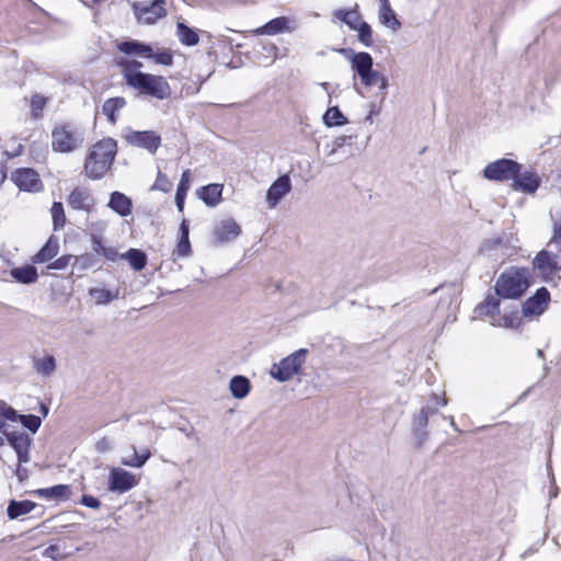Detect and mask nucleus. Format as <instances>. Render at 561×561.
I'll return each instance as SVG.
<instances>
[{
    "label": "nucleus",
    "instance_id": "1a4fd4ad",
    "mask_svg": "<svg viewBox=\"0 0 561 561\" xmlns=\"http://www.w3.org/2000/svg\"><path fill=\"white\" fill-rule=\"evenodd\" d=\"M435 413H437V409L426 404L423 405L420 411L413 415L411 430L415 439L416 447H422V445L427 440L428 417Z\"/></svg>",
    "mask_w": 561,
    "mask_h": 561
},
{
    "label": "nucleus",
    "instance_id": "69168bd1",
    "mask_svg": "<svg viewBox=\"0 0 561 561\" xmlns=\"http://www.w3.org/2000/svg\"><path fill=\"white\" fill-rule=\"evenodd\" d=\"M165 0H153L151 4L156 7L157 9H164Z\"/></svg>",
    "mask_w": 561,
    "mask_h": 561
},
{
    "label": "nucleus",
    "instance_id": "864d4df0",
    "mask_svg": "<svg viewBox=\"0 0 561 561\" xmlns=\"http://www.w3.org/2000/svg\"><path fill=\"white\" fill-rule=\"evenodd\" d=\"M80 503L90 508H99L101 506V502L98 497L89 494H83L81 496Z\"/></svg>",
    "mask_w": 561,
    "mask_h": 561
},
{
    "label": "nucleus",
    "instance_id": "37998d69",
    "mask_svg": "<svg viewBox=\"0 0 561 561\" xmlns=\"http://www.w3.org/2000/svg\"><path fill=\"white\" fill-rule=\"evenodd\" d=\"M549 250L554 257H561V224L554 226L553 236L548 243Z\"/></svg>",
    "mask_w": 561,
    "mask_h": 561
},
{
    "label": "nucleus",
    "instance_id": "7c9ffc66",
    "mask_svg": "<svg viewBox=\"0 0 561 561\" xmlns=\"http://www.w3.org/2000/svg\"><path fill=\"white\" fill-rule=\"evenodd\" d=\"M333 16L344 24H346L351 30H355V26L362 20V14L358 11V5L356 4L353 9H336L333 12Z\"/></svg>",
    "mask_w": 561,
    "mask_h": 561
},
{
    "label": "nucleus",
    "instance_id": "774afa93",
    "mask_svg": "<svg viewBox=\"0 0 561 561\" xmlns=\"http://www.w3.org/2000/svg\"><path fill=\"white\" fill-rule=\"evenodd\" d=\"M557 494H558V489H557V486H556V485H552V488H551V490H550V492H549V496H550V499L556 497V496H557Z\"/></svg>",
    "mask_w": 561,
    "mask_h": 561
},
{
    "label": "nucleus",
    "instance_id": "79ce46f5",
    "mask_svg": "<svg viewBox=\"0 0 561 561\" xmlns=\"http://www.w3.org/2000/svg\"><path fill=\"white\" fill-rule=\"evenodd\" d=\"M117 65L122 68V73L125 82L127 83V78L129 73H142L139 68L142 67V64L138 60H130L126 58H121L117 60Z\"/></svg>",
    "mask_w": 561,
    "mask_h": 561
},
{
    "label": "nucleus",
    "instance_id": "c85d7f7f",
    "mask_svg": "<svg viewBox=\"0 0 561 561\" xmlns=\"http://www.w3.org/2000/svg\"><path fill=\"white\" fill-rule=\"evenodd\" d=\"M56 358L50 354L43 357H35L33 359V367L35 371L44 377L51 376L56 370Z\"/></svg>",
    "mask_w": 561,
    "mask_h": 561
},
{
    "label": "nucleus",
    "instance_id": "a18cd8bd",
    "mask_svg": "<svg viewBox=\"0 0 561 561\" xmlns=\"http://www.w3.org/2000/svg\"><path fill=\"white\" fill-rule=\"evenodd\" d=\"M47 99L39 94H34L31 99L32 116L38 118L46 105Z\"/></svg>",
    "mask_w": 561,
    "mask_h": 561
},
{
    "label": "nucleus",
    "instance_id": "a19ab883",
    "mask_svg": "<svg viewBox=\"0 0 561 561\" xmlns=\"http://www.w3.org/2000/svg\"><path fill=\"white\" fill-rule=\"evenodd\" d=\"M54 230H60L66 225V215L64 205L60 202H54L50 208Z\"/></svg>",
    "mask_w": 561,
    "mask_h": 561
},
{
    "label": "nucleus",
    "instance_id": "6ab92c4d",
    "mask_svg": "<svg viewBox=\"0 0 561 561\" xmlns=\"http://www.w3.org/2000/svg\"><path fill=\"white\" fill-rule=\"evenodd\" d=\"M240 233L241 227L231 218L221 220L214 230V237L218 243L231 241Z\"/></svg>",
    "mask_w": 561,
    "mask_h": 561
},
{
    "label": "nucleus",
    "instance_id": "f704fd0d",
    "mask_svg": "<svg viewBox=\"0 0 561 561\" xmlns=\"http://www.w3.org/2000/svg\"><path fill=\"white\" fill-rule=\"evenodd\" d=\"M137 272L142 271L147 265V254L139 249H129L121 255Z\"/></svg>",
    "mask_w": 561,
    "mask_h": 561
},
{
    "label": "nucleus",
    "instance_id": "a878e982",
    "mask_svg": "<svg viewBox=\"0 0 561 561\" xmlns=\"http://www.w3.org/2000/svg\"><path fill=\"white\" fill-rule=\"evenodd\" d=\"M34 493L47 500H67L70 495V488L66 484H57L50 488L37 489Z\"/></svg>",
    "mask_w": 561,
    "mask_h": 561
},
{
    "label": "nucleus",
    "instance_id": "ddd939ff",
    "mask_svg": "<svg viewBox=\"0 0 561 561\" xmlns=\"http://www.w3.org/2000/svg\"><path fill=\"white\" fill-rule=\"evenodd\" d=\"M549 302V290L546 287H540L533 296L524 301L522 306L523 314L525 317L539 316L546 311Z\"/></svg>",
    "mask_w": 561,
    "mask_h": 561
},
{
    "label": "nucleus",
    "instance_id": "f3484780",
    "mask_svg": "<svg viewBox=\"0 0 561 561\" xmlns=\"http://www.w3.org/2000/svg\"><path fill=\"white\" fill-rule=\"evenodd\" d=\"M67 203L72 209L85 213L92 211L95 204L90 191L84 187L73 188L67 198Z\"/></svg>",
    "mask_w": 561,
    "mask_h": 561
},
{
    "label": "nucleus",
    "instance_id": "cd10ccee",
    "mask_svg": "<svg viewBox=\"0 0 561 561\" xmlns=\"http://www.w3.org/2000/svg\"><path fill=\"white\" fill-rule=\"evenodd\" d=\"M36 504L30 500H11L7 507V514L10 519H16L18 517L32 512Z\"/></svg>",
    "mask_w": 561,
    "mask_h": 561
},
{
    "label": "nucleus",
    "instance_id": "20e7f679",
    "mask_svg": "<svg viewBox=\"0 0 561 561\" xmlns=\"http://www.w3.org/2000/svg\"><path fill=\"white\" fill-rule=\"evenodd\" d=\"M127 76V85L139 91L144 95H149L157 100H165L171 94V88L168 81L161 76H154L146 72H133Z\"/></svg>",
    "mask_w": 561,
    "mask_h": 561
},
{
    "label": "nucleus",
    "instance_id": "338daca9",
    "mask_svg": "<svg viewBox=\"0 0 561 561\" xmlns=\"http://www.w3.org/2000/svg\"><path fill=\"white\" fill-rule=\"evenodd\" d=\"M444 419L448 420L449 421V424L451 425V427L455 430V431H459L456 423H455V420H454V416H444Z\"/></svg>",
    "mask_w": 561,
    "mask_h": 561
},
{
    "label": "nucleus",
    "instance_id": "f03ea898",
    "mask_svg": "<svg viewBox=\"0 0 561 561\" xmlns=\"http://www.w3.org/2000/svg\"><path fill=\"white\" fill-rule=\"evenodd\" d=\"M117 154V142L111 137L93 145L84 161L85 175L91 180L102 179L111 169Z\"/></svg>",
    "mask_w": 561,
    "mask_h": 561
},
{
    "label": "nucleus",
    "instance_id": "bf43d9fd",
    "mask_svg": "<svg viewBox=\"0 0 561 561\" xmlns=\"http://www.w3.org/2000/svg\"><path fill=\"white\" fill-rule=\"evenodd\" d=\"M188 234H190L188 221L184 218L180 224V237L188 238Z\"/></svg>",
    "mask_w": 561,
    "mask_h": 561
},
{
    "label": "nucleus",
    "instance_id": "0eeeda50",
    "mask_svg": "<svg viewBox=\"0 0 561 561\" xmlns=\"http://www.w3.org/2000/svg\"><path fill=\"white\" fill-rule=\"evenodd\" d=\"M518 169H523L522 164L515 160L501 158L485 165L482 171L483 176L489 181L507 182L518 175Z\"/></svg>",
    "mask_w": 561,
    "mask_h": 561
},
{
    "label": "nucleus",
    "instance_id": "6e6d98bb",
    "mask_svg": "<svg viewBox=\"0 0 561 561\" xmlns=\"http://www.w3.org/2000/svg\"><path fill=\"white\" fill-rule=\"evenodd\" d=\"M112 440L107 437H102L95 443V450L98 453H107L112 449Z\"/></svg>",
    "mask_w": 561,
    "mask_h": 561
},
{
    "label": "nucleus",
    "instance_id": "c03bdc74",
    "mask_svg": "<svg viewBox=\"0 0 561 561\" xmlns=\"http://www.w3.org/2000/svg\"><path fill=\"white\" fill-rule=\"evenodd\" d=\"M20 422L25 428H27L33 434H35L42 425V419L34 414H22L20 417Z\"/></svg>",
    "mask_w": 561,
    "mask_h": 561
},
{
    "label": "nucleus",
    "instance_id": "e433bc0d",
    "mask_svg": "<svg viewBox=\"0 0 561 561\" xmlns=\"http://www.w3.org/2000/svg\"><path fill=\"white\" fill-rule=\"evenodd\" d=\"M190 170H185L180 179V183L175 193V205L180 213L184 210V203L187 192L190 190Z\"/></svg>",
    "mask_w": 561,
    "mask_h": 561
},
{
    "label": "nucleus",
    "instance_id": "5fc2aeb1",
    "mask_svg": "<svg viewBox=\"0 0 561 561\" xmlns=\"http://www.w3.org/2000/svg\"><path fill=\"white\" fill-rule=\"evenodd\" d=\"M376 85H378V95H380V103H382L387 98V89L389 87L388 78L382 75Z\"/></svg>",
    "mask_w": 561,
    "mask_h": 561
},
{
    "label": "nucleus",
    "instance_id": "5701e85b",
    "mask_svg": "<svg viewBox=\"0 0 561 561\" xmlns=\"http://www.w3.org/2000/svg\"><path fill=\"white\" fill-rule=\"evenodd\" d=\"M151 48L149 44L136 39L124 41L118 45V49L126 55L142 56L146 58L151 54Z\"/></svg>",
    "mask_w": 561,
    "mask_h": 561
},
{
    "label": "nucleus",
    "instance_id": "4468645a",
    "mask_svg": "<svg viewBox=\"0 0 561 561\" xmlns=\"http://www.w3.org/2000/svg\"><path fill=\"white\" fill-rule=\"evenodd\" d=\"M137 484L133 473L122 468H112L108 477V489L112 492L125 493Z\"/></svg>",
    "mask_w": 561,
    "mask_h": 561
},
{
    "label": "nucleus",
    "instance_id": "ea45409f",
    "mask_svg": "<svg viewBox=\"0 0 561 561\" xmlns=\"http://www.w3.org/2000/svg\"><path fill=\"white\" fill-rule=\"evenodd\" d=\"M89 294L95 300L96 305H107L117 298L118 290L116 293H112L105 288H91Z\"/></svg>",
    "mask_w": 561,
    "mask_h": 561
},
{
    "label": "nucleus",
    "instance_id": "8fccbe9b",
    "mask_svg": "<svg viewBox=\"0 0 561 561\" xmlns=\"http://www.w3.org/2000/svg\"><path fill=\"white\" fill-rule=\"evenodd\" d=\"M172 188V183L169 181L168 176L161 171L158 172L154 184L151 190H157L161 192H169Z\"/></svg>",
    "mask_w": 561,
    "mask_h": 561
},
{
    "label": "nucleus",
    "instance_id": "423d86ee",
    "mask_svg": "<svg viewBox=\"0 0 561 561\" xmlns=\"http://www.w3.org/2000/svg\"><path fill=\"white\" fill-rule=\"evenodd\" d=\"M308 354L307 348H299L287 357L283 358L279 363L274 364L271 368V376L285 382L290 380L294 375L298 374L306 362Z\"/></svg>",
    "mask_w": 561,
    "mask_h": 561
},
{
    "label": "nucleus",
    "instance_id": "393cba45",
    "mask_svg": "<svg viewBox=\"0 0 561 561\" xmlns=\"http://www.w3.org/2000/svg\"><path fill=\"white\" fill-rule=\"evenodd\" d=\"M229 389L233 398L244 399L251 390V382L245 376L237 375L230 379Z\"/></svg>",
    "mask_w": 561,
    "mask_h": 561
},
{
    "label": "nucleus",
    "instance_id": "680f3d73",
    "mask_svg": "<svg viewBox=\"0 0 561 561\" xmlns=\"http://www.w3.org/2000/svg\"><path fill=\"white\" fill-rule=\"evenodd\" d=\"M57 551H58V547H57V546H55V545H51V546H49V547L45 550V556H46V557H49V558H53V559H57V558L55 557V552H57Z\"/></svg>",
    "mask_w": 561,
    "mask_h": 561
},
{
    "label": "nucleus",
    "instance_id": "c9c22d12",
    "mask_svg": "<svg viewBox=\"0 0 561 561\" xmlns=\"http://www.w3.org/2000/svg\"><path fill=\"white\" fill-rule=\"evenodd\" d=\"M133 455L130 457H123L121 463L130 468H141L151 457V453L148 448H142L140 453L137 451L136 447H133Z\"/></svg>",
    "mask_w": 561,
    "mask_h": 561
},
{
    "label": "nucleus",
    "instance_id": "09e8293b",
    "mask_svg": "<svg viewBox=\"0 0 561 561\" xmlns=\"http://www.w3.org/2000/svg\"><path fill=\"white\" fill-rule=\"evenodd\" d=\"M147 58H151L158 65L171 66L173 64V56L169 51L154 53L151 48V54Z\"/></svg>",
    "mask_w": 561,
    "mask_h": 561
},
{
    "label": "nucleus",
    "instance_id": "9d476101",
    "mask_svg": "<svg viewBox=\"0 0 561 561\" xmlns=\"http://www.w3.org/2000/svg\"><path fill=\"white\" fill-rule=\"evenodd\" d=\"M558 260L549 250H541L533 260V270L538 272L542 280L549 282L560 270Z\"/></svg>",
    "mask_w": 561,
    "mask_h": 561
},
{
    "label": "nucleus",
    "instance_id": "b1692460",
    "mask_svg": "<svg viewBox=\"0 0 561 561\" xmlns=\"http://www.w3.org/2000/svg\"><path fill=\"white\" fill-rule=\"evenodd\" d=\"M379 22L386 27L397 32L401 28L402 24L400 20L397 18V14L391 9L390 2L381 3L379 9Z\"/></svg>",
    "mask_w": 561,
    "mask_h": 561
},
{
    "label": "nucleus",
    "instance_id": "39448f33",
    "mask_svg": "<svg viewBox=\"0 0 561 561\" xmlns=\"http://www.w3.org/2000/svg\"><path fill=\"white\" fill-rule=\"evenodd\" d=\"M84 134L73 123H59L51 131V148L55 152L68 153L80 148Z\"/></svg>",
    "mask_w": 561,
    "mask_h": 561
},
{
    "label": "nucleus",
    "instance_id": "052dcab7",
    "mask_svg": "<svg viewBox=\"0 0 561 561\" xmlns=\"http://www.w3.org/2000/svg\"><path fill=\"white\" fill-rule=\"evenodd\" d=\"M432 402H433V405L435 409H437L436 407L437 405H442V407H445L447 404V400L446 398H440L438 397L437 394L433 393L432 394V398H431Z\"/></svg>",
    "mask_w": 561,
    "mask_h": 561
},
{
    "label": "nucleus",
    "instance_id": "dca6fc26",
    "mask_svg": "<svg viewBox=\"0 0 561 561\" xmlns=\"http://www.w3.org/2000/svg\"><path fill=\"white\" fill-rule=\"evenodd\" d=\"M291 190V182L287 174L277 178L266 193V202L270 208L276 207L282 198Z\"/></svg>",
    "mask_w": 561,
    "mask_h": 561
},
{
    "label": "nucleus",
    "instance_id": "de8ad7c7",
    "mask_svg": "<svg viewBox=\"0 0 561 561\" xmlns=\"http://www.w3.org/2000/svg\"><path fill=\"white\" fill-rule=\"evenodd\" d=\"M0 414L2 420H8L11 422L20 421L22 414H19L16 410H14L11 405H9L4 401H0Z\"/></svg>",
    "mask_w": 561,
    "mask_h": 561
},
{
    "label": "nucleus",
    "instance_id": "f257e3e1",
    "mask_svg": "<svg viewBox=\"0 0 561 561\" xmlns=\"http://www.w3.org/2000/svg\"><path fill=\"white\" fill-rule=\"evenodd\" d=\"M531 271L528 267L511 266L495 280V296L488 295L477 307L479 314L494 317L500 313V299H519L531 285Z\"/></svg>",
    "mask_w": 561,
    "mask_h": 561
},
{
    "label": "nucleus",
    "instance_id": "bb28decb",
    "mask_svg": "<svg viewBox=\"0 0 561 561\" xmlns=\"http://www.w3.org/2000/svg\"><path fill=\"white\" fill-rule=\"evenodd\" d=\"M352 136L341 135L336 137L331 142H328L324 147V153H325V160L324 163L328 165H333L337 161L335 159V156L337 152L345 146L347 140H351Z\"/></svg>",
    "mask_w": 561,
    "mask_h": 561
},
{
    "label": "nucleus",
    "instance_id": "e2e57ef3",
    "mask_svg": "<svg viewBox=\"0 0 561 561\" xmlns=\"http://www.w3.org/2000/svg\"><path fill=\"white\" fill-rule=\"evenodd\" d=\"M48 412H49V408H48V405H47L46 403H44V402H41V403H39V413H41L44 417H46V416L48 415Z\"/></svg>",
    "mask_w": 561,
    "mask_h": 561
},
{
    "label": "nucleus",
    "instance_id": "f8f14e48",
    "mask_svg": "<svg viewBox=\"0 0 561 561\" xmlns=\"http://www.w3.org/2000/svg\"><path fill=\"white\" fill-rule=\"evenodd\" d=\"M540 184L541 178L535 170L522 171V169H518V175L513 180L511 187L513 191L533 195L537 192Z\"/></svg>",
    "mask_w": 561,
    "mask_h": 561
},
{
    "label": "nucleus",
    "instance_id": "9b49d317",
    "mask_svg": "<svg viewBox=\"0 0 561 561\" xmlns=\"http://www.w3.org/2000/svg\"><path fill=\"white\" fill-rule=\"evenodd\" d=\"M11 180L25 192H39L43 190V182L39 174L32 168H20L11 173Z\"/></svg>",
    "mask_w": 561,
    "mask_h": 561
},
{
    "label": "nucleus",
    "instance_id": "4be33fe9",
    "mask_svg": "<svg viewBox=\"0 0 561 561\" xmlns=\"http://www.w3.org/2000/svg\"><path fill=\"white\" fill-rule=\"evenodd\" d=\"M222 185L217 183L202 186L196 191L198 198H201L207 206L210 207H215L220 203Z\"/></svg>",
    "mask_w": 561,
    "mask_h": 561
},
{
    "label": "nucleus",
    "instance_id": "6e6552de",
    "mask_svg": "<svg viewBox=\"0 0 561 561\" xmlns=\"http://www.w3.org/2000/svg\"><path fill=\"white\" fill-rule=\"evenodd\" d=\"M124 137L128 145L145 149L150 153H156L161 146V137L153 130L138 131L129 128Z\"/></svg>",
    "mask_w": 561,
    "mask_h": 561
},
{
    "label": "nucleus",
    "instance_id": "a211bd4d",
    "mask_svg": "<svg viewBox=\"0 0 561 561\" xmlns=\"http://www.w3.org/2000/svg\"><path fill=\"white\" fill-rule=\"evenodd\" d=\"M133 10L138 22L147 25L154 24L159 19L167 15L165 9H157L151 3L145 5L139 2H134Z\"/></svg>",
    "mask_w": 561,
    "mask_h": 561
},
{
    "label": "nucleus",
    "instance_id": "412c9836",
    "mask_svg": "<svg viewBox=\"0 0 561 561\" xmlns=\"http://www.w3.org/2000/svg\"><path fill=\"white\" fill-rule=\"evenodd\" d=\"M107 207L122 217H127L131 214L133 202L124 193L115 191L111 193Z\"/></svg>",
    "mask_w": 561,
    "mask_h": 561
},
{
    "label": "nucleus",
    "instance_id": "58836bf2",
    "mask_svg": "<svg viewBox=\"0 0 561 561\" xmlns=\"http://www.w3.org/2000/svg\"><path fill=\"white\" fill-rule=\"evenodd\" d=\"M357 31V38L358 42L362 43L365 47H371L374 44L373 41V30L371 26L365 22L363 19L358 22V24L355 26V30Z\"/></svg>",
    "mask_w": 561,
    "mask_h": 561
},
{
    "label": "nucleus",
    "instance_id": "603ef678",
    "mask_svg": "<svg viewBox=\"0 0 561 561\" xmlns=\"http://www.w3.org/2000/svg\"><path fill=\"white\" fill-rule=\"evenodd\" d=\"M503 243V237L490 238L483 241L482 250L492 251L496 250Z\"/></svg>",
    "mask_w": 561,
    "mask_h": 561
},
{
    "label": "nucleus",
    "instance_id": "72a5a7b5",
    "mask_svg": "<svg viewBox=\"0 0 561 561\" xmlns=\"http://www.w3.org/2000/svg\"><path fill=\"white\" fill-rule=\"evenodd\" d=\"M176 35L181 44L185 46H195L199 42L197 31L190 27L184 22L176 23Z\"/></svg>",
    "mask_w": 561,
    "mask_h": 561
},
{
    "label": "nucleus",
    "instance_id": "aec40b11",
    "mask_svg": "<svg viewBox=\"0 0 561 561\" xmlns=\"http://www.w3.org/2000/svg\"><path fill=\"white\" fill-rule=\"evenodd\" d=\"M296 28L295 25H290V20L286 16H278L272 19L263 26L259 27L255 32L260 35H277L284 32H293Z\"/></svg>",
    "mask_w": 561,
    "mask_h": 561
},
{
    "label": "nucleus",
    "instance_id": "13d9d810",
    "mask_svg": "<svg viewBox=\"0 0 561 561\" xmlns=\"http://www.w3.org/2000/svg\"><path fill=\"white\" fill-rule=\"evenodd\" d=\"M102 255L106 260L114 262L121 257L122 254H119L114 248L106 247Z\"/></svg>",
    "mask_w": 561,
    "mask_h": 561
},
{
    "label": "nucleus",
    "instance_id": "0e129e2a",
    "mask_svg": "<svg viewBox=\"0 0 561 561\" xmlns=\"http://www.w3.org/2000/svg\"><path fill=\"white\" fill-rule=\"evenodd\" d=\"M369 106H370V111H369L370 114L378 115L381 111V106L380 105L378 106L375 103H370Z\"/></svg>",
    "mask_w": 561,
    "mask_h": 561
},
{
    "label": "nucleus",
    "instance_id": "3c124183",
    "mask_svg": "<svg viewBox=\"0 0 561 561\" xmlns=\"http://www.w3.org/2000/svg\"><path fill=\"white\" fill-rule=\"evenodd\" d=\"M73 259L72 255H62L60 257H58L57 260H55L54 262H51L49 265H48V268L49 270H64L66 268L70 261Z\"/></svg>",
    "mask_w": 561,
    "mask_h": 561
},
{
    "label": "nucleus",
    "instance_id": "473e14b6",
    "mask_svg": "<svg viewBox=\"0 0 561 561\" xmlns=\"http://www.w3.org/2000/svg\"><path fill=\"white\" fill-rule=\"evenodd\" d=\"M59 250L58 240L54 237H50L46 243L42 247V249L35 254L34 262L35 263H46L55 257Z\"/></svg>",
    "mask_w": 561,
    "mask_h": 561
},
{
    "label": "nucleus",
    "instance_id": "7ed1b4c3",
    "mask_svg": "<svg viewBox=\"0 0 561 561\" xmlns=\"http://www.w3.org/2000/svg\"><path fill=\"white\" fill-rule=\"evenodd\" d=\"M337 51L348 60L354 76L359 78L363 87L371 88L381 79L382 73L374 69V59L369 53L352 48H340Z\"/></svg>",
    "mask_w": 561,
    "mask_h": 561
},
{
    "label": "nucleus",
    "instance_id": "2eb2a0df",
    "mask_svg": "<svg viewBox=\"0 0 561 561\" xmlns=\"http://www.w3.org/2000/svg\"><path fill=\"white\" fill-rule=\"evenodd\" d=\"M5 438L9 445L14 449L20 463L30 461V448L32 438L24 432H8Z\"/></svg>",
    "mask_w": 561,
    "mask_h": 561
},
{
    "label": "nucleus",
    "instance_id": "c756f323",
    "mask_svg": "<svg viewBox=\"0 0 561 561\" xmlns=\"http://www.w3.org/2000/svg\"><path fill=\"white\" fill-rule=\"evenodd\" d=\"M126 105V100L122 96L107 99L102 106V113L106 116L111 124H116V112Z\"/></svg>",
    "mask_w": 561,
    "mask_h": 561
},
{
    "label": "nucleus",
    "instance_id": "4c0bfd02",
    "mask_svg": "<svg viewBox=\"0 0 561 561\" xmlns=\"http://www.w3.org/2000/svg\"><path fill=\"white\" fill-rule=\"evenodd\" d=\"M322 121L327 127H339L347 124L348 122L339 106L329 107L323 114Z\"/></svg>",
    "mask_w": 561,
    "mask_h": 561
},
{
    "label": "nucleus",
    "instance_id": "4d7b16f0",
    "mask_svg": "<svg viewBox=\"0 0 561 561\" xmlns=\"http://www.w3.org/2000/svg\"><path fill=\"white\" fill-rule=\"evenodd\" d=\"M91 241H92V249L93 251L96 253V254H100L102 255L104 250H105V245L103 244L102 242V238L98 234H92L91 237Z\"/></svg>",
    "mask_w": 561,
    "mask_h": 561
},
{
    "label": "nucleus",
    "instance_id": "2f4dec72",
    "mask_svg": "<svg viewBox=\"0 0 561 561\" xmlns=\"http://www.w3.org/2000/svg\"><path fill=\"white\" fill-rule=\"evenodd\" d=\"M11 276L21 284H33L37 280L38 274L33 265H24L11 270Z\"/></svg>",
    "mask_w": 561,
    "mask_h": 561
},
{
    "label": "nucleus",
    "instance_id": "49530a36",
    "mask_svg": "<svg viewBox=\"0 0 561 561\" xmlns=\"http://www.w3.org/2000/svg\"><path fill=\"white\" fill-rule=\"evenodd\" d=\"M192 253L191 242L188 238L180 237L173 255L179 257H186Z\"/></svg>",
    "mask_w": 561,
    "mask_h": 561
}]
</instances>
